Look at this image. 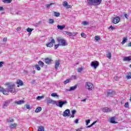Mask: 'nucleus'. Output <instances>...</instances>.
<instances>
[{
  "label": "nucleus",
  "mask_w": 131,
  "mask_h": 131,
  "mask_svg": "<svg viewBox=\"0 0 131 131\" xmlns=\"http://www.w3.org/2000/svg\"><path fill=\"white\" fill-rule=\"evenodd\" d=\"M63 6L64 8H66V9H72V6L68 5V3L67 1L63 2Z\"/></svg>",
  "instance_id": "obj_12"
},
{
  "label": "nucleus",
  "mask_w": 131,
  "mask_h": 131,
  "mask_svg": "<svg viewBox=\"0 0 131 131\" xmlns=\"http://www.w3.org/2000/svg\"><path fill=\"white\" fill-rule=\"evenodd\" d=\"M7 37L4 38L3 40L4 42H7Z\"/></svg>",
  "instance_id": "obj_53"
},
{
  "label": "nucleus",
  "mask_w": 131,
  "mask_h": 131,
  "mask_svg": "<svg viewBox=\"0 0 131 131\" xmlns=\"http://www.w3.org/2000/svg\"><path fill=\"white\" fill-rule=\"evenodd\" d=\"M49 24H54V19L50 18V19H49Z\"/></svg>",
  "instance_id": "obj_39"
},
{
  "label": "nucleus",
  "mask_w": 131,
  "mask_h": 131,
  "mask_svg": "<svg viewBox=\"0 0 131 131\" xmlns=\"http://www.w3.org/2000/svg\"><path fill=\"white\" fill-rule=\"evenodd\" d=\"M94 38L96 41H98V40H100V36L98 35L95 36Z\"/></svg>",
  "instance_id": "obj_36"
},
{
  "label": "nucleus",
  "mask_w": 131,
  "mask_h": 131,
  "mask_svg": "<svg viewBox=\"0 0 131 131\" xmlns=\"http://www.w3.org/2000/svg\"><path fill=\"white\" fill-rule=\"evenodd\" d=\"M16 83H17V84H18L19 85H20V86H22L24 84L23 81H22L20 79L17 80Z\"/></svg>",
  "instance_id": "obj_18"
},
{
  "label": "nucleus",
  "mask_w": 131,
  "mask_h": 131,
  "mask_svg": "<svg viewBox=\"0 0 131 131\" xmlns=\"http://www.w3.org/2000/svg\"><path fill=\"white\" fill-rule=\"evenodd\" d=\"M57 28L58 29H59L60 30H62L65 28V25L60 26V25H57Z\"/></svg>",
  "instance_id": "obj_22"
},
{
  "label": "nucleus",
  "mask_w": 131,
  "mask_h": 131,
  "mask_svg": "<svg viewBox=\"0 0 131 131\" xmlns=\"http://www.w3.org/2000/svg\"><path fill=\"white\" fill-rule=\"evenodd\" d=\"M125 108H129V104H128V102H126L124 104Z\"/></svg>",
  "instance_id": "obj_40"
},
{
  "label": "nucleus",
  "mask_w": 131,
  "mask_h": 131,
  "mask_svg": "<svg viewBox=\"0 0 131 131\" xmlns=\"http://www.w3.org/2000/svg\"><path fill=\"white\" fill-rule=\"evenodd\" d=\"M52 61H53L52 59L49 58H46L45 60V63L48 64H51V63H52Z\"/></svg>",
  "instance_id": "obj_16"
},
{
  "label": "nucleus",
  "mask_w": 131,
  "mask_h": 131,
  "mask_svg": "<svg viewBox=\"0 0 131 131\" xmlns=\"http://www.w3.org/2000/svg\"><path fill=\"white\" fill-rule=\"evenodd\" d=\"M32 73L33 74H35V70L33 71Z\"/></svg>",
  "instance_id": "obj_63"
},
{
  "label": "nucleus",
  "mask_w": 131,
  "mask_h": 131,
  "mask_svg": "<svg viewBox=\"0 0 131 131\" xmlns=\"http://www.w3.org/2000/svg\"><path fill=\"white\" fill-rule=\"evenodd\" d=\"M35 68L38 70V71H39L40 70V67H39V65L38 64H36L35 66Z\"/></svg>",
  "instance_id": "obj_35"
},
{
  "label": "nucleus",
  "mask_w": 131,
  "mask_h": 131,
  "mask_svg": "<svg viewBox=\"0 0 131 131\" xmlns=\"http://www.w3.org/2000/svg\"><path fill=\"white\" fill-rule=\"evenodd\" d=\"M85 88L89 91H92L95 87L94 86V84L91 83V82H86L85 84Z\"/></svg>",
  "instance_id": "obj_4"
},
{
  "label": "nucleus",
  "mask_w": 131,
  "mask_h": 131,
  "mask_svg": "<svg viewBox=\"0 0 131 131\" xmlns=\"http://www.w3.org/2000/svg\"><path fill=\"white\" fill-rule=\"evenodd\" d=\"M106 57H107L108 59H111V52H108L106 54Z\"/></svg>",
  "instance_id": "obj_37"
},
{
  "label": "nucleus",
  "mask_w": 131,
  "mask_h": 131,
  "mask_svg": "<svg viewBox=\"0 0 131 131\" xmlns=\"http://www.w3.org/2000/svg\"><path fill=\"white\" fill-rule=\"evenodd\" d=\"M81 35L82 37H83L84 38L86 37V35H85V33H81Z\"/></svg>",
  "instance_id": "obj_46"
},
{
  "label": "nucleus",
  "mask_w": 131,
  "mask_h": 131,
  "mask_svg": "<svg viewBox=\"0 0 131 131\" xmlns=\"http://www.w3.org/2000/svg\"><path fill=\"white\" fill-rule=\"evenodd\" d=\"M3 94H4V95H9V91L5 90V89L3 90V91H2Z\"/></svg>",
  "instance_id": "obj_34"
},
{
  "label": "nucleus",
  "mask_w": 131,
  "mask_h": 131,
  "mask_svg": "<svg viewBox=\"0 0 131 131\" xmlns=\"http://www.w3.org/2000/svg\"><path fill=\"white\" fill-rule=\"evenodd\" d=\"M87 2V5L88 6H93V5H95L96 6H99V5H101V3H102V0H86Z\"/></svg>",
  "instance_id": "obj_2"
},
{
  "label": "nucleus",
  "mask_w": 131,
  "mask_h": 131,
  "mask_svg": "<svg viewBox=\"0 0 131 131\" xmlns=\"http://www.w3.org/2000/svg\"><path fill=\"white\" fill-rule=\"evenodd\" d=\"M3 2L5 4H11V3H12V0H3Z\"/></svg>",
  "instance_id": "obj_28"
},
{
  "label": "nucleus",
  "mask_w": 131,
  "mask_h": 131,
  "mask_svg": "<svg viewBox=\"0 0 131 131\" xmlns=\"http://www.w3.org/2000/svg\"><path fill=\"white\" fill-rule=\"evenodd\" d=\"M89 22L86 21H84L82 22V25H84V26H86V25H89Z\"/></svg>",
  "instance_id": "obj_31"
},
{
  "label": "nucleus",
  "mask_w": 131,
  "mask_h": 131,
  "mask_svg": "<svg viewBox=\"0 0 131 131\" xmlns=\"http://www.w3.org/2000/svg\"><path fill=\"white\" fill-rule=\"evenodd\" d=\"M52 5H53V3H50V4L46 5L45 7H46V8H50L51 6Z\"/></svg>",
  "instance_id": "obj_47"
},
{
  "label": "nucleus",
  "mask_w": 131,
  "mask_h": 131,
  "mask_svg": "<svg viewBox=\"0 0 131 131\" xmlns=\"http://www.w3.org/2000/svg\"><path fill=\"white\" fill-rule=\"evenodd\" d=\"M102 111H103V112L108 113V112H111V110H110V108L106 107L102 108Z\"/></svg>",
  "instance_id": "obj_15"
},
{
  "label": "nucleus",
  "mask_w": 131,
  "mask_h": 131,
  "mask_svg": "<svg viewBox=\"0 0 131 131\" xmlns=\"http://www.w3.org/2000/svg\"><path fill=\"white\" fill-rule=\"evenodd\" d=\"M38 131H45V127L41 126H39Z\"/></svg>",
  "instance_id": "obj_30"
},
{
  "label": "nucleus",
  "mask_w": 131,
  "mask_h": 131,
  "mask_svg": "<svg viewBox=\"0 0 131 131\" xmlns=\"http://www.w3.org/2000/svg\"><path fill=\"white\" fill-rule=\"evenodd\" d=\"M86 101V98H85L84 99H83L82 100H81V102H85Z\"/></svg>",
  "instance_id": "obj_59"
},
{
  "label": "nucleus",
  "mask_w": 131,
  "mask_h": 131,
  "mask_svg": "<svg viewBox=\"0 0 131 131\" xmlns=\"http://www.w3.org/2000/svg\"><path fill=\"white\" fill-rule=\"evenodd\" d=\"M8 91L12 93H15V89H14V85H10L8 86Z\"/></svg>",
  "instance_id": "obj_11"
},
{
  "label": "nucleus",
  "mask_w": 131,
  "mask_h": 131,
  "mask_svg": "<svg viewBox=\"0 0 131 131\" xmlns=\"http://www.w3.org/2000/svg\"><path fill=\"white\" fill-rule=\"evenodd\" d=\"M126 79H130V78H131V73L130 72H129L127 74V75H126Z\"/></svg>",
  "instance_id": "obj_29"
},
{
  "label": "nucleus",
  "mask_w": 131,
  "mask_h": 131,
  "mask_svg": "<svg viewBox=\"0 0 131 131\" xmlns=\"http://www.w3.org/2000/svg\"><path fill=\"white\" fill-rule=\"evenodd\" d=\"M123 61L124 62H129V61H131V59L130 56H125L123 58Z\"/></svg>",
  "instance_id": "obj_14"
},
{
  "label": "nucleus",
  "mask_w": 131,
  "mask_h": 131,
  "mask_svg": "<svg viewBox=\"0 0 131 131\" xmlns=\"http://www.w3.org/2000/svg\"><path fill=\"white\" fill-rule=\"evenodd\" d=\"M47 101L48 103L49 104H54L56 105L58 107H60V108H62L63 107V105H66L67 104V101L66 100H58V101H56L54 100L51 98H49L48 99H47Z\"/></svg>",
  "instance_id": "obj_1"
},
{
  "label": "nucleus",
  "mask_w": 131,
  "mask_h": 131,
  "mask_svg": "<svg viewBox=\"0 0 131 131\" xmlns=\"http://www.w3.org/2000/svg\"><path fill=\"white\" fill-rule=\"evenodd\" d=\"M77 86H78V85L76 84L74 86H71L70 88V89L68 91V92H72L73 91H75L77 89Z\"/></svg>",
  "instance_id": "obj_13"
},
{
  "label": "nucleus",
  "mask_w": 131,
  "mask_h": 131,
  "mask_svg": "<svg viewBox=\"0 0 131 131\" xmlns=\"http://www.w3.org/2000/svg\"><path fill=\"white\" fill-rule=\"evenodd\" d=\"M3 64H4V61H0V68L3 67Z\"/></svg>",
  "instance_id": "obj_51"
},
{
  "label": "nucleus",
  "mask_w": 131,
  "mask_h": 131,
  "mask_svg": "<svg viewBox=\"0 0 131 131\" xmlns=\"http://www.w3.org/2000/svg\"><path fill=\"white\" fill-rule=\"evenodd\" d=\"M120 22V17L119 16H116L113 18V23L114 24H118Z\"/></svg>",
  "instance_id": "obj_8"
},
{
  "label": "nucleus",
  "mask_w": 131,
  "mask_h": 131,
  "mask_svg": "<svg viewBox=\"0 0 131 131\" xmlns=\"http://www.w3.org/2000/svg\"><path fill=\"white\" fill-rule=\"evenodd\" d=\"M126 41H127V37H124L123 38V40L121 42L122 45H124Z\"/></svg>",
  "instance_id": "obj_23"
},
{
  "label": "nucleus",
  "mask_w": 131,
  "mask_h": 131,
  "mask_svg": "<svg viewBox=\"0 0 131 131\" xmlns=\"http://www.w3.org/2000/svg\"><path fill=\"white\" fill-rule=\"evenodd\" d=\"M27 32H29V33L32 32V31H33V29H31L30 28H28L27 29Z\"/></svg>",
  "instance_id": "obj_32"
},
{
  "label": "nucleus",
  "mask_w": 131,
  "mask_h": 131,
  "mask_svg": "<svg viewBox=\"0 0 131 131\" xmlns=\"http://www.w3.org/2000/svg\"><path fill=\"white\" fill-rule=\"evenodd\" d=\"M42 109V108H41V107L38 106L35 111V112H36V113H39V112H40V111H41Z\"/></svg>",
  "instance_id": "obj_21"
},
{
  "label": "nucleus",
  "mask_w": 131,
  "mask_h": 131,
  "mask_svg": "<svg viewBox=\"0 0 131 131\" xmlns=\"http://www.w3.org/2000/svg\"><path fill=\"white\" fill-rule=\"evenodd\" d=\"M75 113H76V110H74L72 111V114L75 115Z\"/></svg>",
  "instance_id": "obj_49"
},
{
  "label": "nucleus",
  "mask_w": 131,
  "mask_h": 131,
  "mask_svg": "<svg viewBox=\"0 0 131 131\" xmlns=\"http://www.w3.org/2000/svg\"><path fill=\"white\" fill-rule=\"evenodd\" d=\"M96 123H97V121H95L93 122L91 124V125H92V126H93V125H95V124H96Z\"/></svg>",
  "instance_id": "obj_55"
},
{
  "label": "nucleus",
  "mask_w": 131,
  "mask_h": 131,
  "mask_svg": "<svg viewBox=\"0 0 131 131\" xmlns=\"http://www.w3.org/2000/svg\"><path fill=\"white\" fill-rule=\"evenodd\" d=\"M21 29V27H18L17 29L16 30H20Z\"/></svg>",
  "instance_id": "obj_60"
},
{
  "label": "nucleus",
  "mask_w": 131,
  "mask_h": 131,
  "mask_svg": "<svg viewBox=\"0 0 131 131\" xmlns=\"http://www.w3.org/2000/svg\"><path fill=\"white\" fill-rule=\"evenodd\" d=\"M79 120L78 119H76L75 120V121H74L75 123H76V124L78 123Z\"/></svg>",
  "instance_id": "obj_52"
},
{
  "label": "nucleus",
  "mask_w": 131,
  "mask_h": 131,
  "mask_svg": "<svg viewBox=\"0 0 131 131\" xmlns=\"http://www.w3.org/2000/svg\"><path fill=\"white\" fill-rule=\"evenodd\" d=\"M51 97H53V98H59V95L56 93H53L51 94Z\"/></svg>",
  "instance_id": "obj_24"
},
{
  "label": "nucleus",
  "mask_w": 131,
  "mask_h": 131,
  "mask_svg": "<svg viewBox=\"0 0 131 131\" xmlns=\"http://www.w3.org/2000/svg\"><path fill=\"white\" fill-rule=\"evenodd\" d=\"M124 17H125V18H126V19H128V18H127V14H124Z\"/></svg>",
  "instance_id": "obj_58"
},
{
  "label": "nucleus",
  "mask_w": 131,
  "mask_h": 131,
  "mask_svg": "<svg viewBox=\"0 0 131 131\" xmlns=\"http://www.w3.org/2000/svg\"><path fill=\"white\" fill-rule=\"evenodd\" d=\"M4 90L5 89L3 87L0 86V92H2L3 93Z\"/></svg>",
  "instance_id": "obj_50"
},
{
  "label": "nucleus",
  "mask_w": 131,
  "mask_h": 131,
  "mask_svg": "<svg viewBox=\"0 0 131 131\" xmlns=\"http://www.w3.org/2000/svg\"><path fill=\"white\" fill-rule=\"evenodd\" d=\"M68 35H69V36H75L76 35V33H68Z\"/></svg>",
  "instance_id": "obj_41"
},
{
  "label": "nucleus",
  "mask_w": 131,
  "mask_h": 131,
  "mask_svg": "<svg viewBox=\"0 0 131 131\" xmlns=\"http://www.w3.org/2000/svg\"><path fill=\"white\" fill-rule=\"evenodd\" d=\"M74 115H75L74 114H72V115L70 117V118H71V117H72V118H74V117L75 116Z\"/></svg>",
  "instance_id": "obj_56"
},
{
  "label": "nucleus",
  "mask_w": 131,
  "mask_h": 131,
  "mask_svg": "<svg viewBox=\"0 0 131 131\" xmlns=\"http://www.w3.org/2000/svg\"><path fill=\"white\" fill-rule=\"evenodd\" d=\"M92 126H93V125L91 124L90 125L86 127L87 128H89L90 127H92Z\"/></svg>",
  "instance_id": "obj_57"
},
{
  "label": "nucleus",
  "mask_w": 131,
  "mask_h": 131,
  "mask_svg": "<svg viewBox=\"0 0 131 131\" xmlns=\"http://www.w3.org/2000/svg\"><path fill=\"white\" fill-rule=\"evenodd\" d=\"M14 122V119H11L10 120H7V122Z\"/></svg>",
  "instance_id": "obj_48"
},
{
  "label": "nucleus",
  "mask_w": 131,
  "mask_h": 131,
  "mask_svg": "<svg viewBox=\"0 0 131 131\" xmlns=\"http://www.w3.org/2000/svg\"><path fill=\"white\" fill-rule=\"evenodd\" d=\"M71 116V114H70V110L67 109L65 110V111L63 112L62 116L63 117H69V116Z\"/></svg>",
  "instance_id": "obj_6"
},
{
  "label": "nucleus",
  "mask_w": 131,
  "mask_h": 131,
  "mask_svg": "<svg viewBox=\"0 0 131 131\" xmlns=\"http://www.w3.org/2000/svg\"><path fill=\"white\" fill-rule=\"evenodd\" d=\"M91 67H93L94 69H96V68L99 66V62L96 60L93 61L91 62Z\"/></svg>",
  "instance_id": "obj_7"
},
{
  "label": "nucleus",
  "mask_w": 131,
  "mask_h": 131,
  "mask_svg": "<svg viewBox=\"0 0 131 131\" xmlns=\"http://www.w3.org/2000/svg\"><path fill=\"white\" fill-rule=\"evenodd\" d=\"M59 46H61V45L59 43L57 45H54V50H57L59 48Z\"/></svg>",
  "instance_id": "obj_42"
},
{
  "label": "nucleus",
  "mask_w": 131,
  "mask_h": 131,
  "mask_svg": "<svg viewBox=\"0 0 131 131\" xmlns=\"http://www.w3.org/2000/svg\"><path fill=\"white\" fill-rule=\"evenodd\" d=\"M109 29H112V30H113V29H115V28H114V27H113V26H111L110 27H109V28H108Z\"/></svg>",
  "instance_id": "obj_54"
},
{
  "label": "nucleus",
  "mask_w": 131,
  "mask_h": 131,
  "mask_svg": "<svg viewBox=\"0 0 131 131\" xmlns=\"http://www.w3.org/2000/svg\"><path fill=\"white\" fill-rule=\"evenodd\" d=\"M57 41L62 47H66V46H68V43L66 42V40L61 37H57Z\"/></svg>",
  "instance_id": "obj_3"
},
{
  "label": "nucleus",
  "mask_w": 131,
  "mask_h": 131,
  "mask_svg": "<svg viewBox=\"0 0 131 131\" xmlns=\"http://www.w3.org/2000/svg\"><path fill=\"white\" fill-rule=\"evenodd\" d=\"M42 99H43V96H38L36 98V100H38V101H39V100H41Z\"/></svg>",
  "instance_id": "obj_38"
},
{
  "label": "nucleus",
  "mask_w": 131,
  "mask_h": 131,
  "mask_svg": "<svg viewBox=\"0 0 131 131\" xmlns=\"http://www.w3.org/2000/svg\"><path fill=\"white\" fill-rule=\"evenodd\" d=\"M53 43H55V39H52L51 42H50L49 43H48L46 45V46L48 48H52V47L54 46V44Z\"/></svg>",
  "instance_id": "obj_10"
},
{
  "label": "nucleus",
  "mask_w": 131,
  "mask_h": 131,
  "mask_svg": "<svg viewBox=\"0 0 131 131\" xmlns=\"http://www.w3.org/2000/svg\"><path fill=\"white\" fill-rule=\"evenodd\" d=\"M38 64L39 65V66H40V67H43L45 66V63H43V62H42L41 60L39 61L38 62Z\"/></svg>",
  "instance_id": "obj_25"
},
{
  "label": "nucleus",
  "mask_w": 131,
  "mask_h": 131,
  "mask_svg": "<svg viewBox=\"0 0 131 131\" xmlns=\"http://www.w3.org/2000/svg\"><path fill=\"white\" fill-rule=\"evenodd\" d=\"M83 70V68L81 67L78 69V72H81Z\"/></svg>",
  "instance_id": "obj_45"
},
{
  "label": "nucleus",
  "mask_w": 131,
  "mask_h": 131,
  "mask_svg": "<svg viewBox=\"0 0 131 131\" xmlns=\"http://www.w3.org/2000/svg\"><path fill=\"white\" fill-rule=\"evenodd\" d=\"M59 65H60V61L59 60L55 61V69H58Z\"/></svg>",
  "instance_id": "obj_19"
},
{
  "label": "nucleus",
  "mask_w": 131,
  "mask_h": 131,
  "mask_svg": "<svg viewBox=\"0 0 131 131\" xmlns=\"http://www.w3.org/2000/svg\"><path fill=\"white\" fill-rule=\"evenodd\" d=\"M54 15L55 16V17H59L60 16V13L54 12Z\"/></svg>",
  "instance_id": "obj_33"
},
{
  "label": "nucleus",
  "mask_w": 131,
  "mask_h": 131,
  "mask_svg": "<svg viewBox=\"0 0 131 131\" xmlns=\"http://www.w3.org/2000/svg\"><path fill=\"white\" fill-rule=\"evenodd\" d=\"M128 47H131V42L129 43Z\"/></svg>",
  "instance_id": "obj_64"
},
{
  "label": "nucleus",
  "mask_w": 131,
  "mask_h": 131,
  "mask_svg": "<svg viewBox=\"0 0 131 131\" xmlns=\"http://www.w3.org/2000/svg\"><path fill=\"white\" fill-rule=\"evenodd\" d=\"M115 95V91L110 90L107 91V97H113Z\"/></svg>",
  "instance_id": "obj_9"
},
{
  "label": "nucleus",
  "mask_w": 131,
  "mask_h": 131,
  "mask_svg": "<svg viewBox=\"0 0 131 131\" xmlns=\"http://www.w3.org/2000/svg\"><path fill=\"white\" fill-rule=\"evenodd\" d=\"M26 109H28V110H30V109H31V108L30 107V105L29 104H26Z\"/></svg>",
  "instance_id": "obj_43"
},
{
  "label": "nucleus",
  "mask_w": 131,
  "mask_h": 131,
  "mask_svg": "<svg viewBox=\"0 0 131 131\" xmlns=\"http://www.w3.org/2000/svg\"><path fill=\"white\" fill-rule=\"evenodd\" d=\"M13 102V99H9L8 100H6L3 102V108L4 109H6L7 107L10 105V103H12Z\"/></svg>",
  "instance_id": "obj_5"
},
{
  "label": "nucleus",
  "mask_w": 131,
  "mask_h": 131,
  "mask_svg": "<svg viewBox=\"0 0 131 131\" xmlns=\"http://www.w3.org/2000/svg\"><path fill=\"white\" fill-rule=\"evenodd\" d=\"M4 10V8L3 7H0V11H3Z\"/></svg>",
  "instance_id": "obj_61"
},
{
  "label": "nucleus",
  "mask_w": 131,
  "mask_h": 131,
  "mask_svg": "<svg viewBox=\"0 0 131 131\" xmlns=\"http://www.w3.org/2000/svg\"><path fill=\"white\" fill-rule=\"evenodd\" d=\"M16 126H17V124L14 123V124H11L10 125L9 127H10V128H15V127H16Z\"/></svg>",
  "instance_id": "obj_27"
},
{
  "label": "nucleus",
  "mask_w": 131,
  "mask_h": 131,
  "mask_svg": "<svg viewBox=\"0 0 131 131\" xmlns=\"http://www.w3.org/2000/svg\"><path fill=\"white\" fill-rule=\"evenodd\" d=\"M15 104L16 105H21V104H24V100H19L18 101H15Z\"/></svg>",
  "instance_id": "obj_20"
},
{
  "label": "nucleus",
  "mask_w": 131,
  "mask_h": 131,
  "mask_svg": "<svg viewBox=\"0 0 131 131\" xmlns=\"http://www.w3.org/2000/svg\"><path fill=\"white\" fill-rule=\"evenodd\" d=\"M35 83V81L34 80H33L32 82L31 83H32L33 84H34Z\"/></svg>",
  "instance_id": "obj_62"
},
{
  "label": "nucleus",
  "mask_w": 131,
  "mask_h": 131,
  "mask_svg": "<svg viewBox=\"0 0 131 131\" xmlns=\"http://www.w3.org/2000/svg\"><path fill=\"white\" fill-rule=\"evenodd\" d=\"M69 82H71V79H68L63 81L64 84H67V83H69Z\"/></svg>",
  "instance_id": "obj_26"
},
{
  "label": "nucleus",
  "mask_w": 131,
  "mask_h": 131,
  "mask_svg": "<svg viewBox=\"0 0 131 131\" xmlns=\"http://www.w3.org/2000/svg\"><path fill=\"white\" fill-rule=\"evenodd\" d=\"M110 122L111 123H113L114 124H115V123H117V122H116V121H115V117H113L110 119Z\"/></svg>",
  "instance_id": "obj_17"
},
{
  "label": "nucleus",
  "mask_w": 131,
  "mask_h": 131,
  "mask_svg": "<svg viewBox=\"0 0 131 131\" xmlns=\"http://www.w3.org/2000/svg\"><path fill=\"white\" fill-rule=\"evenodd\" d=\"M85 122H86V125H89V124L91 122V120L90 119L86 120Z\"/></svg>",
  "instance_id": "obj_44"
}]
</instances>
